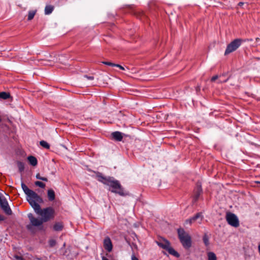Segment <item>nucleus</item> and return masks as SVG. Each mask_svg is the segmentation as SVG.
<instances>
[{"mask_svg": "<svg viewBox=\"0 0 260 260\" xmlns=\"http://www.w3.org/2000/svg\"><path fill=\"white\" fill-rule=\"evenodd\" d=\"M131 259L132 260H139V259L135 256L134 254H132Z\"/></svg>", "mask_w": 260, "mask_h": 260, "instance_id": "31", "label": "nucleus"}, {"mask_svg": "<svg viewBox=\"0 0 260 260\" xmlns=\"http://www.w3.org/2000/svg\"><path fill=\"white\" fill-rule=\"evenodd\" d=\"M114 67H118L120 69L122 70H124V68L123 67L121 66V65L120 64H114Z\"/></svg>", "mask_w": 260, "mask_h": 260, "instance_id": "29", "label": "nucleus"}, {"mask_svg": "<svg viewBox=\"0 0 260 260\" xmlns=\"http://www.w3.org/2000/svg\"><path fill=\"white\" fill-rule=\"evenodd\" d=\"M63 224L61 222H56L53 226V230L55 231H60L62 230Z\"/></svg>", "mask_w": 260, "mask_h": 260, "instance_id": "18", "label": "nucleus"}, {"mask_svg": "<svg viewBox=\"0 0 260 260\" xmlns=\"http://www.w3.org/2000/svg\"><path fill=\"white\" fill-rule=\"evenodd\" d=\"M156 243L160 247L166 250L169 254L176 257H179V254L171 246V244L168 240L163 239L157 241Z\"/></svg>", "mask_w": 260, "mask_h": 260, "instance_id": "5", "label": "nucleus"}, {"mask_svg": "<svg viewBox=\"0 0 260 260\" xmlns=\"http://www.w3.org/2000/svg\"><path fill=\"white\" fill-rule=\"evenodd\" d=\"M228 79H226L224 80H219V81H218V83H222V82H226L227 81H228Z\"/></svg>", "mask_w": 260, "mask_h": 260, "instance_id": "33", "label": "nucleus"}, {"mask_svg": "<svg viewBox=\"0 0 260 260\" xmlns=\"http://www.w3.org/2000/svg\"><path fill=\"white\" fill-rule=\"evenodd\" d=\"M47 196L50 201H53L55 198L54 190L52 189H49L47 191Z\"/></svg>", "mask_w": 260, "mask_h": 260, "instance_id": "12", "label": "nucleus"}, {"mask_svg": "<svg viewBox=\"0 0 260 260\" xmlns=\"http://www.w3.org/2000/svg\"><path fill=\"white\" fill-rule=\"evenodd\" d=\"M83 77L84 78H86V79H87L88 80H93L94 79V77L92 76H87V75H84L83 76Z\"/></svg>", "mask_w": 260, "mask_h": 260, "instance_id": "28", "label": "nucleus"}, {"mask_svg": "<svg viewBox=\"0 0 260 260\" xmlns=\"http://www.w3.org/2000/svg\"><path fill=\"white\" fill-rule=\"evenodd\" d=\"M203 242L206 246H208L209 244V238L208 236L205 234L203 238Z\"/></svg>", "mask_w": 260, "mask_h": 260, "instance_id": "23", "label": "nucleus"}, {"mask_svg": "<svg viewBox=\"0 0 260 260\" xmlns=\"http://www.w3.org/2000/svg\"><path fill=\"white\" fill-rule=\"evenodd\" d=\"M35 211L38 215L41 216V218L35 217L32 213L28 214L27 216L30 223L27 225L26 228L31 232H34V227H37L39 230H43V222H47L53 219L54 215V210L50 207L41 209L40 206L39 209Z\"/></svg>", "mask_w": 260, "mask_h": 260, "instance_id": "1", "label": "nucleus"}, {"mask_svg": "<svg viewBox=\"0 0 260 260\" xmlns=\"http://www.w3.org/2000/svg\"><path fill=\"white\" fill-rule=\"evenodd\" d=\"M40 145L44 148H45L46 149H49V148H50L49 144L47 142H46L45 141H43V140L41 141L40 142Z\"/></svg>", "mask_w": 260, "mask_h": 260, "instance_id": "21", "label": "nucleus"}, {"mask_svg": "<svg viewBox=\"0 0 260 260\" xmlns=\"http://www.w3.org/2000/svg\"><path fill=\"white\" fill-rule=\"evenodd\" d=\"M21 185L29 204L34 210H38L40 206L39 204L43 202V199L34 191L29 189L23 182H21Z\"/></svg>", "mask_w": 260, "mask_h": 260, "instance_id": "3", "label": "nucleus"}, {"mask_svg": "<svg viewBox=\"0 0 260 260\" xmlns=\"http://www.w3.org/2000/svg\"><path fill=\"white\" fill-rule=\"evenodd\" d=\"M4 220H5L4 217L3 215H0V221H3Z\"/></svg>", "mask_w": 260, "mask_h": 260, "instance_id": "34", "label": "nucleus"}, {"mask_svg": "<svg viewBox=\"0 0 260 260\" xmlns=\"http://www.w3.org/2000/svg\"><path fill=\"white\" fill-rule=\"evenodd\" d=\"M35 185L41 188H44L45 187V184L41 181H36L35 183Z\"/></svg>", "mask_w": 260, "mask_h": 260, "instance_id": "24", "label": "nucleus"}, {"mask_svg": "<svg viewBox=\"0 0 260 260\" xmlns=\"http://www.w3.org/2000/svg\"><path fill=\"white\" fill-rule=\"evenodd\" d=\"M178 238L183 247L185 249H189L191 246V238L183 229H178L177 230Z\"/></svg>", "mask_w": 260, "mask_h": 260, "instance_id": "4", "label": "nucleus"}, {"mask_svg": "<svg viewBox=\"0 0 260 260\" xmlns=\"http://www.w3.org/2000/svg\"><path fill=\"white\" fill-rule=\"evenodd\" d=\"M244 41L241 39H236L228 45L225 49L224 55H226L236 51L242 44Z\"/></svg>", "mask_w": 260, "mask_h": 260, "instance_id": "6", "label": "nucleus"}, {"mask_svg": "<svg viewBox=\"0 0 260 260\" xmlns=\"http://www.w3.org/2000/svg\"><path fill=\"white\" fill-rule=\"evenodd\" d=\"M1 209L6 214L8 215H10L12 214V211L8 204V205H5L4 206L2 207Z\"/></svg>", "mask_w": 260, "mask_h": 260, "instance_id": "13", "label": "nucleus"}, {"mask_svg": "<svg viewBox=\"0 0 260 260\" xmlns=\"http://www.w3.org/2000/svg\"><path fill=\"white\" fill-rule=\"evenodd\" d=\"M54 7L51 5H47L45 8V14L46 15L50 14L53 11Z\"/></svg>", "mask_w": 260, "mask_h": 260, "instance_id": "16", "label": "nucleus"}, {"mask_svg": "<svg viewBox=\"0 0 260 260\" xmlns=\"http://www.w3.org/2000/svg\"><path fill=\"white\" fill-rule=\"evenodd\" d=\"M202 192V188L201 183L200 182H197L196 187L194 190L193 196V202H196L198 201L200 196Z\"/></svg>", "mask_w": 260, "mask_h": 260, "instance_id": "8", "label": "nucleus"}, {"mask_svg": "<svg viewBox=\"0 0 260 260\" xmlns=\"http://www.w3.org/2000/svg\"><path fill=\"white\" fill-rule=\"evenodd\" d=\"M56 241L54 239H51L49 241V245L50 247H53L56 245Z\"/></svg>", "mask_w": 260, "mask_h": 260, "instance_id": "25", "label": "nucleus"}, {"mask_svg": "<svg viewBox=\"0 0 260 260\" xmlns=\"http://www.w3.org/2000/svg\"><path fill=\"white\" fill-rule=\"evenodd\" d=\"M102 63L104 64L111 66V67H114V64H115V63H112L111 62H109V61H103Z\"/></svg>", "mask_w": 260, "mask_h": 260, "instance_id": "27", "label": "nucleus"}, {"mask_svg": "<svg viewBox=\"0 0 260 260\" xmlns=\"http://www.w3.org/2000/svg\"><path fill=\"white\" fill-rule=\"evenodd\" d=\"M226 220L231 226L237 228L239 226V221L237 216L234 213L229 212L226 215Z\"/></svg>", "mask_w": 260, "mask_h": 260, "instance_id": "7", "label": "nucleus"}, {"mask_svg": "<svg viewBox=\"0 0 260 260\" xmlns=\"http://www.w3.org/2000/svg\"><path fill=\"white\" fill-rule=\"evenodd\" d=\"M207 255L208 260H217V256L213 252H208Z\"/></svg>", "mask_w": 260, "mask_h": 260, "instance_id": "17", "label": "nucleus"}, {"mask_svg": "<svg viewBox=\"0 0 260 260\" xmlns=\"http://www.w3.org/2000/svg\"><path fill=\"white\" fill-rule=\"evenodd\" d=\"M27 159L30 164L32 166H35L37 165L38 161L35 157L33 156H29L28 157Z\"/></svg>", "mask_w": 260, "mask_h": 260, "instance_id": "15", "label": "nucleus"}, {"mask_svg": "<svg viewBox=\"0 0 260 260\" xmlns=\"http://www.w3.org/2000/svg\"><path fill=\"white\" fill-rule=\"evenodd\" d=\"M104 246L106 250L110 252L112 249V244L109 237H107L104 240Z\"/></svg>", "mask_w": 260, "mask_h": 260, "instance_id": "10", "label": "nucleus"}, {"mask_svg": "<svg viewBox=\"0 0 260 260\" xmlns=\"http://www.w3.org/2000/svg\"><path fill=\"white\" fill-rule=\"evenodd\" d=\"M244 5H245V4L244 3H243V2H240L238 4V6L239 7H242L243 6H244ZM246 6H247V5L246 4Z\"/></svg>", "mask_w": 260, "mask_h": 260, "instance_id": "32", "label": "nucleus"}, {"mask_svg": "<svg viewBox=\"0 0 260 260\" xmlns=\"http://www.w3.org/2000/svg\"><path fill=\"white\" fill-rule=\"evenodd\" d=\"M36 12L37 10H30L28 11L27 20L28 21L32 20L36 14Z\"/></svg>", "mask_w": 260, "mask_h": 260, "instance_id": "19", "label": "nucleus"}, {"mask_svg": "<svg viewBox=\"0 0 260 260\" xmlns=\"http://www.w3.org/2000/svg\"><path fill=\"white\" fill-rule=\"evenodd\" d=\"M10 95L9 93L6 92H0V98L3 99L4 100H6L9 98Z\"/></svg>", "mask_w": 260, "mask_h": 260, "instance_id": "20", "label": "nucleus"}, {"mask_svg": "<svg viewBox=\"0 0 260 260\" xmlns=\"http://www.w3.org/2000/svg\"><path fill=\"white\" fill-rule=\"evenodd\" d=\"M112 136L114 140L117 141H121L123 138L122 133L118 131L112 133Z\"/></svg>", "mask_w": 260, "mask_h": 260, "instance_id": "11", "label": "nucleus"}, {"mask_svg": "<svg viewBox=\"0 0 260 260\" xmlns=\"http://www.w3.org/2000/svg\"><path fill=\"white\" fill-rule=\"evenodd\" d=\"M94 173L95 174L96 179L99 181L112 187V192L121 196L124 195L123 189L118 181L115 180L113 177H105L99 172H94Z\"/></svg>", "mask_w": 260, "mask_h": 260, "instance_id": "2", "label": "nucleus"}, {"mask_svg": "<svg viewBox=\"0 0 260 260\" xmlns=\"http://www.w3.org/2000/svg\"><path fill=\"white\" fill-rule=\"evenodd\" d=\"M17 166L19 169V170L20 172H22L24 169V165L22 162L18 161Z\"/></svg>", "mask_w": 260, "mask_h": 260, "instance_id": "22", "label": "nucleus"}, {"mask_svg": "<svg viewBox=\"0 0 260 260\" xmlns=\"http://www.w3.org/2000/svg\"><path fill=\"white\" fill-rule=\"evenodd\" d=\"M218 76L217 75L212 77L211 78V81H212V82L215 81L216 79H218Z\"/></svg>", "mask_w": 260, "mask_h": 260, "instance_id": "30", "label": "nucleus"}, {"mask_svg": "<svg viewBox=\"0 0 260 260\" xmlns=\"http://www.w3.org/2000/svg\"><path fill=\"white\" fill-rule=\"evenodd\" d=\"M102 260H109L107 257L105 256H102Z\"/></svg>", "mask_w": 260, "mask_h": 260, "instance_id": "36", "label": "nucleus"}, {"mask_svg": "<svg viewBox=\"0 0 260 260\" xmlns=\"http://www.w3.org/2000/svg\"><path fill=\"white\" fill-rule=\"evenodd\" d=\"M36 178L38 179H40V180H41L42 181H48V179H47V178L40 176L39 174H37Z\"/></svg>", "mask_w": 260, "mask_h": 260, "instance_id": "26", "label": "nucleus"}, {"mask_svg": "<svg viewBox=\"0 0 260 260\" xmlns=\"http://www.w3.org/2000/svg\"><path fill=\"white\" fill-rule=\"evenodd\" d=\"M203 219V216L202 215V213L200 212L197 213L194 216L191 217L190 218L187 219L186 220V223L191 224L192 222L199 219L198 222L199 223H201Z\"/></svg>", "mask_w": 260, "mask_h": 260, "instance_id": "9", "label": "nucleus"}, {"mask_svg": "<svg viewBox=\"0 0 260 260\" xmlns=\"http://www.w3.org/2000/svg\"><path fill=\"white\" fill-rule=\"evenodd\" d=\"M16 258L19 259V260H22V258L21 257V256H15Z\"/></svg>", "mask_w": 260, "mask_h": 260, "instance_id": "35", "label": "nucleus"}, {"mask_svg": "<svg viewBox=\"0 0 260 260\" xmlns=\"http://www.w3.org/2000/svg\"><path fill=\"white\" fill-rule=\"evenodd\" d=\"M8 202L4 196L0 193V207L2 208L5 205H8Z\"/></svg>", "mask_w": 260, "mask_h": 260, "instance_id": "14", "label": "nucleus"}]
</instances>
